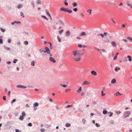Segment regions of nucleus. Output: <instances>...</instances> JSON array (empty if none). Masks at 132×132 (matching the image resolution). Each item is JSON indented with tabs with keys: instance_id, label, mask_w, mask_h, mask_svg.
Returning a JSON list of instances; mask_svg holds the SVG:
<instances>
[{
	"instance_id": "obj_1",
	"label": "nucleus",
	"mask_w": 132,
	"mask_h": 132,
	"mask_svg": "<svg viewBox=\"0 0 132 132\" xmlns=\"http://www.w3.org/2000/svg\"><path fill=\"white\" fill-rule=\"evenodd\" d=\"M74 59L76 61H79L81 59V56L84 53L81 52V50H76L73 51Z\"/></svg>"
},
{
	"instance_id": "obj_2",
	"label": "nucleus",
	"mask_w": 132,
	"mask_h": 132,
	"mask_svg": "<svg viewBox=\"0 0 132 132\" xmlns=\"http://www.w3.org/2000/svg\"><path fill=\"white\" fill-rule=\"evenodd\" d=\"M60 10L62 11H64L68 12L69 13H71L72 12V11L71 9H68L64 7L60 8Z\"/></svg>"
},
{
	"instance_id": "obj_3",
	"label": "nucleus",
	"mask_w": 132,
	"mask_h": 132,
	"mask_svg": "<svg viewBox=\"0 0 132 132\" xmlns=\"http://www.w3.org/2000/svg\"><path fill=\"white\" fill-rule=\"evenodd\" d=\"M131 112L129 111L125 112L123 114V116L125 118L128 117L130 114Z\"/></svg>"
},
{
	"instance_id": "obj_4",
	"label": "nucleus",
	"mask_w": 132,
	"mask_h": 132,
	"mask_svg": "<svg viewBox=\"0 0 132 132\" xmlns=\"http://www.w3.org/2000/svg\"><path fill=\"white\" fill-rule=\"evenodd\" d=\"M45 51L48 54H49L50 56H52V54L51 53L49 49L47 47H45Z\"/></svg>"
},
{
	"instance_id": "obj_5",
	"label": "nucleus",
	"mask_w": 132,
	"mask_h": 132,
	"mask_svg": "<svg viewBox=\"0 0 132 132\" xmlns=\"http://www.w3.org/2000/svg\"><path fill=\"white\" fill-rule=\"evenodd\" d=\"M50 61L52 62L53 63H55L56 62V61L55 59L53 57H50L49 58Z\"/></svg>"
},
{
	"instance_id": "obj_6",
	"label": "nucleus",
	"mask_w": 132,
	"mask_h": 132,
	"mask_svg": "<svg viewBox=\"0 0 132 132\" xmlns=\"http://www.w3.org/2000/svg\"><path fill=\"white\" fill-rule=\"evenodd\" d=\"M79 35L80 36H86L87 34L86 32H82Z\"/></svg>"
},
{
	"instance_id": "obj_7",
	"label": "nucleus",
	"mask_w": 132,
	"mask_h": 132,
	"mask_svg": "<svg viewBox=\"0 0 132 132\" xmlns=\"http://www.w3.org/2000/svg\"><path fill=\"white\" fill-rule=\"evenodd\" d=\"M127 5L129 6L130 7V8L132 9V3L130 2H128L127 3Z\"/></svg>"
},
{
	"instance_id": "obj_8",
	"label": "nucleus",
	"mask_w": 132,
	"mask_h": 132,
	"mask_svg": "<svg viewBox=\"0 0 132 132\" xmlns=\"http://www.w3.org/2000/svg\"><path fill=\"white\" fill-rule=\"evenodd\" d=\"M90 84V82H88V81H85L83 83L82 85H89Z\"/></svg>"
},
{
	"instance_id": "obj_9",
	"label": "nucleus",
	"mask_w": 132,
	"mask_h": 132,
	"mask_svg": "<svg viewBox=\"0 0 132 132\" xmlns=\"http://www.w3.org/2000/svg\"><path fill=\"white\" fill-rule=\"evenodd\" d=\"M107 34V33L106 32H104L103 34H99L98 35V36H101L102 38H103L104 37V36L106 35Z\"/></svg>"
},
{
	"instance_id": "obj_10",
	"label": "nucleus",
	"mask_w": 132,
	"mask_h": 132,
	"mask_svg": "<svg viewBox=\"0 0 132 132\" xmlns=\"http://www.w3.org/2000/svg\"><path fill=\"white\" fill-rule=\"evenodd\" d=\"M91 73L93 75L96 76L97 75V73L94 71H92L91 72Z\"/></svg>"
},
{
	"instance_id": "obj_11",
	"label": "nucleus",
	"mask_w": 132,
	"mask_h": 132,
	"mask_svg": "<svg viewBox=\"0 0 132 132\" xmlns=\"http://www.w3.org/2000/svg\"><path fill=\"white\" fill-rule=\"evenodd\" d=\"M127 58L128 59V61L131 62L132 61V57L130 55H128L127 56Z\"/></svg>"
},
{
	"instance_id": "obj_12",
	"label": "nucleus",
	"mask_w": 132,
	"mask_h": 132,
	"mask_svg": "<svg viewBox=\"0 0 132 132\" xmlns=\"http://www.w3.org/2000/svg\"><path fill=\"white\" fill-rule=\"evenodd\" d=\"M111 44L114 47L116 46V44L114 42L112 41L111 43Z\"/></svg>"
},
{
	"instance_id": "obj_13",
	"label": "nucleus",
	"mask_w": 132,
	"mask_h": 132,
	"mask_svg": "<svg viewBox=\"0 0 132 132\" xmlns=\"http://www.w3.org/2000/svg\"><path fill=\"white\" fill-rule=\"evenodd\" d=\"M17 87L19 88H26L27 87L26 86H22L21 85H19L17 86Z\"/></svg>"
},
{
	"instance_id": "obj_14",
	"label": "nucleus",
	"mask_w": 132,
	"mask_h": 132,
	"mask_svg": "<svg viewBox=\"0 0 132 132\" xmlns=\"http://www.w3.org/2000/svg\"><path fill=\"white\" fill-rule=\"evenodd\" d=\"M119 54V53H117L116 54V55L113 58V60H116L117 59V56Z\"/></svg>"
},
{
	"instance_id": "obj_15",
	"label": "nucleus",
	"mask_w": 132,
	"mask_h": 132,
	"mask_svg": "<svg viewBox=\"0 0 132 132\" xmlns=\"http://www.w3.org/2000/svg\"><path fill=\"white\" fill-rule=\"evenodd\" d=\"M82 90V88L81 87H80L79 89L77 90V92L79 93H80Z\"/></svg>"
},
{
	"instance_id": "obj_16",
	"label": "nucleus",
	"mask_w": 132,
	"mask_h": 132,
	"mask_svg": "<svg viewBox=\"0 0 132 132\" xmlns=\"http://www.w3.org/2000/svg\"><path fill=\"white\" fill-rule=\"evenodd\" d=\"M116 79H113L111 81V83L112 84H114V83H115L116 82Z\"/></svg>"
},
{
	"instance_id": "obj_17",
	"label": "nucleus",
	"mask_w": 132,
	"mask_h": 132,
	"mask_svg": "<svg viewBox=\"0 0 132 132\" xmlns=\"http://www.w3.org/2000/svg\"><path fill=\"white\" fill-rule=\"evenodd\" d=\"M92 10L91 9H89L87 10V12L89 13L90 15H91L92 14Z\"/></svg>"
},
{
	"instance_id": "obj_18",
	"label": "nucleus",
	"mask_w": 132,
	"mask_h": 132,
	"mask_svg": "<svg viewBox=\"0 0 132 132\" xmlns=\"http://www.w3.org/2000/svg\"><path fill=\"white\" fill-rule=\"evenodd\" d=\"M119 95H120V96L121 95V94H120L119 92H117L114 94V95L116 96H118Z\"/></svg>"
},
{
	"instance_id": "obj_19",
	"label": "nucleus",
	"mask_w": 132,
	"mask_h": 132,
	"mask_svg": "<svg viewBox=\"0 0 132 132\" xmlns=\"http://www.w3.org/2000/svg\"><path fill=\"white\" fill-rule=\"evenodd\" d=\"M70 31H68L66 32V36H69V35H70Z\"/></svg>"
},
{
	"instance_id": "obj_20",
	"label": "nucleus",
	"mask_w": 132,
	"mask_h": 132,
	"mask_svg": "<svg viewBox=\"0 0 132 132\" xmlns=\"http://www.w3.org/2000/svg\"><path fill=\"white\" fill-rule=\"evenodd\" d=\"M120 70V68L118 67H116L115 69V70L116 72H117L118 70Z\"/></svg>"
},
{
	"instance_id": "obj_21",
	"label": "nucleus",
	"mask_w": 132,
	"mask_h": 132,
	"mask_svg": "<svg viewBox=\"0 0 132 132\" xmlns=\"http://www.w3.org/2000/svg\"><path fill=\"white\" fill-rule=\"evenodd\" d=\"M38 104L37 103H35V104H34L33 105V106L34 107H36V106H38Z\"/></svg>"
},
{
	"instance_id": "obj_22",
	"label": "nucleus",
	"mask_w": 132,
	"mask_h": 132,
	"mask_svg": "<svg viewBox=\"0 0 132 132\" xmlns=\"http://www.w3.org/2000/svg\"><path fill=\"white\" fill-rule=\"evenodd\" d=\"M127 38L129 40L131 41H132V38H131V37H127Z\"/></svg>"
},
{
	"instance_id": "obj_23",
	"label": "nucleus",
	"mask_w": 132,
	"mask_h": 132,
	"mask_svg": "<svg viewBox=\"0 0 132 132\" xmlns=\"http://www.w3.org/2000/svg\"><path fill=\"white\" fill-rule=\"evenodd\" d=\"M72 5L74 7H76L77 6V4L75 2L73 3H72Z\"/></svg>"
},
{
	"instance_id": "obj_24",
	"label": "nucleus",
	"mask_w": 132,
	"mask_h": 132,
	"mask_svg": "<svg viewBox=\"0 0 132 132\" xmlns=\"http://www.w3.org/2000/svg\"><path fill=\"white\" fill-rule=\"evenodd\" d=\"M22 4H19L17 6V7L19 9L20 8H21L22 7Z\"/></svg>"
},
{
	"instance_id": "obj_25",
	"label": "nucleus",
	"mask_w": 132,
	"mask_h": 132,
	"mask_svg": "<svg viewBox=\"0 0 132 132\" xmlns=\"http://www.w3.org/2000/svg\"><path fill=\"white\" fill-rule=\"evenodd\" d=\"M115 112L117 114H119L121 113V112L120 111H115Z\"/></svg>"
},
{
	"instance_id": "obj_26",
	"label": "nucleus",
	"mask_w": 132,
	"mask_h": 132,
	"mask_svg": "<svg viewBox=\"0 0 132 132\" xmlns=\"http://www.w3.org/2000/svg\"><path fill=\"white\" fill-rule=\"evenodd\" d=\"M66 126L67 127H69L71 126V125L69 123H67L66 124Z\"/></svg>"
},
{
	"instance_id": "obj_27",
	"label": "nucleus",
	"mask_w": 132,
	"mask_h": 132,
	"mask_svg": "<svg viewBox=\"0 0 132 132\" xmlns=\"http://www.w3.org/2000/svg\"><path fill=\"white\" fill-rule=\"evenodd\" d=\"M31 66H34L35 65V62L34 61H32L31 63Z\"/></svg>"
},
{
	"instance_id": "obj_28",
	"label": "nucleus",
	"mask_w": 132,
	"mask_h": 132,
	"mask_svg": "<svg viewBox=\"0 0 132 132\" xmlns=\"http://www.w3.org/2000/svg\"><path fill=\"white\" fill-rule=\"evenodd\" d=\"M37 2L38 4H41V2L40 0H37Z\"/></svg>"
},
{
	"instance_id": "obj_29",
	"label": "nucleus",
	"mask_w": 132,
	"mask_h": 132,
	"mask_svg": "<svg viewBox=\"0 0 132 132\" xmlns=\"http://www.w3.org/2000/svg\"><path fill=\"white\" fill-rule=\"evenodd\" d=\"M57 38L58 41L59 42H60L61 41V39L60 38L59 36H57Z\"/></svg>"
},
{
	"instance_id": "obj_30",
	"label": "nucleus",
	"mask_w": 132,
	"mask_h": 132,
	"mask_svg": "<svg viewBox=\"0 0 132 132\" xmlns=\"http://www.w3.org/2000/svg\"><path fill=\"white\" fill-rule=\"evenodd\" d=\"M73 10L74 11H75V12H76L78 11V9L77 8H73Z\"/></svg>"
},
{
	"instance_id": "obj_31",
	"label": "nucleus",
	"mask_w": 132,
	"mask_h": 132,
	"mask_svg": "<svg viewBox=\"0 0 132 132\" xmlns=\"http://www.w3.org/2000/svg\"><path fill=\"white\" fill-rule=\"evenodd\" d=\"M4 48L7 51H9L10 50V48L6 47H5Z\"/></svg>"
},
{
	"instance_id": "obj_32",
	"label": "nucleus",
	"mask_w": 132,
	"mask_h": 132,
	"mask_svg": "<svg viewBox=\"0 0 132 132\" xmlns=\"http://www.w3.org/2000/svg\"><path fill=\"white\" fill-rule=\"evenodd\" d=\"M24 118L22 116H21L20 117V118H19V119L21 120H23Z\"/></svg>"
},
{
	"instance_id": "obj_33",
	"label": "nucleus",
	"mask_w": 132,
	"mask_h": 132,
	"mask_svg": "<svg viewBox=\"0 0 132 132\" xmlns=\"http://www.w3.org/2000/svg\"><path fill=\"white\" fill-rule=\"evenodd\" d=\"M16 101V99H14L13 100H12L11 102V104H13L14 102H15Z\"/></svg>"
},
{
	"instance_id": "obj_34",
	"label": "nucleus",
	"mask_w": 132,
	"mask_h": 132,
	"mask_svg": "<svg viewBox=\"0 0 132 132\" xmlns=\"http://www.w3.org/2000/svg\"><path fill=\"white\" fill-rule=\"evenodd\" d=\"M42 17L43 18H44V19H46L47 20H48V19L45 16L43 15L42 16Z\"/></svg>"
},
{
	"instance_id": "obj_35",
	"label": "nucleus",
	"mask_w": 132,
	"mask_h": 132,
	"mask_svg": "<svg viewBox=\"0 0 132 132\" xmlns=\"http://www.w3.org/2000/svg\"><path fill=\"white\" fill-rule=\"evenodd\" d=\"M107 113V111L105 110H104L103 111V113L104 114H106Z\"/></svg>"
},
{
	"instance_id": "obj_36",
	"label": "nucleus",
	"mask_w": 132,
	"mask_h": 132,
	"mask_svg": "<svg viewBox=\"0 0 132 132\" xmlns=\"http://www.w3.org/2000/svg\"><path fill=\"white\" fill-rule=\"evenodd\" d=\"M63 31V29H62L61 30H60L59 32V34H61V33Z\"/></svg>"
},
{
	"instance_id": "obj_37",
	"label": "nucleus",
	"mask_w": 132,
	"mask_h": 132,
	"mask_svg": "<svg viewBox=\"0 0 132 132\" xmlns=\"http://www.w3.org/2000/svg\"><path fill=\"white\" fill-rule=\"evenodd\" d=\"M21 15L22 16L23 18H24V14L22 12H20Z\"/></svg>"
},
{
	"instance_id": "obj_38",
	"label": "nucleus",
	"mask_w": 132,
	"mask_h": 132,
	"mask_svg": "<svg viewBox=\"0 0 132 132\" xmlns=\"http://www.w3.org/2000/svg\"><path fill=\"white\" fill-rule=\"evenodd\" d=\"M71 90V89H67L65 90V92H67L68 91H70Z\"/></svg>"
},
{
	"instance_id": "obj_39",
	"label": "nucleus",
	"mask_w": 132,
	"mask_h": 132,
	"mask_svg": "<svg viewBox=\"0 0 132 132\" xmlns=\"http://www.w3.org/2000/svg\"><path fill=\"white\" fill-rule=\"evenodd\" d=\"M25 115H26V114H25V113L24 112H22V116L24 117L25 116Z\"/></svg>"
},
{
	"instance_id": "obj_40",
	"label": "nucleus",
	"mask_w": 132,
	"mask_h": 132,
	"mask_svg": "<svg viewBox=\"0 0 132 132\" xmlns=\"http://www.w3.org/2000/svg\"><path fill=\"white\" fill-rule=\"evenodd\" d=\"M45 130L44 129H40V131L41 132H44Z\"/></svg>"
},
{
	"instance_id": "obj_41",
	"label": "nucleus",
	"mask_w": 132,
	"mask_h": 132,
	"mask_svg": "<svg viewBox=\"0 0 132 132\" xmlns=\"http://www.w3.org/2000/svg\"><path fill=\"white\" fill-rule=\"evenodd\" d=\"M1 31L2 32H5V30L4 29H2V28H1Z\"/></svg>"
},
{
	"instance_id": "obj_42",
	"label": "nucleus",
	"mask_w": 132,
	"mask_h": 132,
	"mask_svg": "<svg viewBox=\"0 0 132 132\" xmlns=\"http://www.w3.org/2000/svg\"><path fill=\"white\" fill-rule=\"evenodd\" d=\"M122 40L124 42H127L128 41L125 38L123 39Z\"/></svg>"
},
{
	"instance_id": "obj_43",
	"label": "nucleus",
	"mask_w": 132,
	"mask_h": 132,
	"mask_svg": "<svg viewBox=\"0 0 132 132\" xmlns=\"http://www.w3.org/2000/svg\"><path fill=\"white\" fill-rule=\"evenodd\" d=\"M101 95L102 96H104L105 95V94L103 93L102 91H101Z\"/></svg>"
},
{
	"instance_id": "obj_44",
	"label": "nucleus",
	"mask_w": 132,
	"mask_h": 132,
	"mask_svg": "<svg viewBox=\"0 0 132 132\" xmlns=\"http://www.w3.org/2000/svg\"><path fill=\"white\" fill-rule=\"evenodd\" d=\"M61 86H62L63 87H66L67 86V85H62V84H61Z\"/></svg>"
},
{
	"instance_id": "obj_45",
	"label": "nucleus",
	"mask_w": 132,
	"mask_h": 132,
	"mask_svg": "<svg viewBox=\"0 0 132 132\" xmlns=\"http://www.w3.org/2000/svg\"><path fill=\"white\" fill-rule=\"evenodd\" d=\"M111 20L112 21L114 24H116V22L115 21L113 20V19H111Z\"/></svg>"
},
{
	"instance_id": "obj_46",
	"label": "nucleus",
	"mask_w": 132,
	"mask_h": 132,
	"mask_svg": "<svg viewBox=\"0 0 132 132\" xmlns=\"http://www.w3.org/2000/svg\"><path fill=\"white\" fill-rule=\"evenodd\" d=\"M85 119H82V122L84 124L85 123Z\"/></svg>"
},
{
	"instance_id": "obj_47",
	"label": "nucleus",
	"mask_w": 132,
	"mask_h": 132,
	"mask_svg": "<svg viewBox=\"0 0 132 132\" xmlns=\"http://www.w3.org/2000/svg\"><path fill=\"white\" fill-rule=\"evenodd\" d=\"M24 43L25 44L27 45L28 44V43L27 41H25L24 42Z\"/></svg>"
},
{
	"instance_id": "obj_48",
	"label": "nucleus",
	"mask_w": 132,
	"mask_h": 132,
	"mask_svg": "<svg viewBox=\"0 0 132 132\" xmlns=\"http://www.w3.org/2000/svg\"><path fill=\"white\" fill-rule=\"evenodd\" d=\"M3 39L0 38V44H2L3 43Z\"/></svg>"
},
{
	"instance_id": "obj_49",
	"label": "nucleus",
	"mask_w": 132,
	"mask_h": 132,
	"mask_svg": "<svg viewBox=\"0 0 132 132\" xmlns=\"http://www.w3.org/2000/svg\"><path fill=\"white\" fill-rule=\"evenodd\" d=\"M101 50L103 52H106V51L104 49H102Z\"/></svg>"
},
{
	"instance_id": "obj_50",
	"label": "nucleus",
	"mask_w": 132,
	"mask_h": 132,
	"mask_svg": "<svg viewBox=\"0 0 132 132\" xmlns=\"http://www.w3.org/2000/svg\"><path fill=\"white\" fill-rule=\"evenodd\" d=\"M64 4L66 6L68 5V3L66 1H64Z\"/></svg>"
},
{
	"instance_id": "obj_51",
	"label": "nucleus",
	"mask_w": 132,
	"mask_h": 132,
	"mask_svg": "<svg viewBox=\"0 0 132 132\" xmlns=\"http://www.w3.org/2000/svg\"><path fill=\"white\" fill-rule=\"evenodd\" d=\"M95 125L97 127H98L100 126V125L98 123H96Z\"/></svg>"
},
{
	"instance_id": "obj_52",
	"label": "nucleus",
	"mask_w": 132,
	"mask_h": 132,
	"mask_svg": "<svg viewBox=\"0 0 132 132\" xmlns=\"http://www.w3.org/2000/svg\"><path fill=\"white\" fill-rule=\"evenodd\" d=\"M109 42V41L107 39L106 40H104V43H107Z\"/></svg>"
},
{
	"instance_id": "obj_53",
	"label": "nucleus",
	"mask_w": 132,
	"mask_h": 132,
	"mask_svg": "<svg viewBox=\"0 0 132 132\" xmlns=\"http://www.w3.org/2000/svg\"><path fill=\"white\" fill-rule=\"evenodd\" d=\"M28 126H32V124L31 123H29L28 124Z\"/></svg>"
},
{
	"instance_id": "obj_54",
	"label": "nucleus",
	"mask_w": 132,
	"mask_h": 132,
	"mask_svg": "<svg viewBox=\"0 0 132 132\" xmlns=\"http://www.w3.org/2000/svg\"><path fill=\"white\" fill-rule=\"evenodd\" d=\"M122 26L123 28H125L126 27V25L123 24L122 25Z\"/></svg>"
},
{
	"instance_id": "obj_55",
	"label": "nucleus",
	"mask_w": 132,
	"mask_h": 132,
	"mask_svg": "<svg viewBox=\"0 0 132 132\" xmlns=\"http://www.w3.org/2000/svg\"><path fill=\"white\" fill-rule=\"evenodd\" d=\"M6 97L5 96H4L3 97V99L5 101L6 100Z\"/></svg>"
},
{
	"instance_id": "obj_56",
	"label": "nucleus",
	"mask_w": 132,
	"mask_h": 132,
	"mask_svg": "<svg viewBox=\"0 0 132 132\" xmlns=\"http://www.w3.org/2000/svg\"><path fill=\"white\" fill-rule=\"evenodd\" d=\"M17 61V59H15L13 61V63H15Z\"/></svg>"
},
{
	"instance_id": "obj_57",
	"label": "nucleus",
	"mask_w": 132,
	"mask_h": 132,
	"mask_svg": "<svg viewBox=\"0 0 132 132\" xmlns=\"http://www.w3.org/2000/svg\"><path fill=\"white\" fill-rule=\"evenodd\" d=\"M46 13L48 15L49 14H50L48 12V11L47 10H46Z\"/></svg>"
},
{
	"instance_id": "obj_58",
	"label": "nucleus",
	"mask_w": 132,
	"mask_h": 132,
	"mask_svg": "<svg viewBox=\"0 0 132 132\" xmlns=\"http://www.w3.org/2000/svg\"><path fill=\"white\" fill-rule=\"evenodd\" d=\"M71 106H72V105H68L67 106H66V108H69L71 107Z\"/></svg>"
},
{
	"instance_id": "obj_59",
	"label": "nucleus",
	"mask_w": 132,
	"mask_h": 132,
	"mask_svg": "<svg viewBox=\"0 0 132 132\" xmlns=\"http://www.w3.org/2000/svg\"><path fill=\"white\" fill-rule=\"evenodd\" d=\"M81 16L82 17H84V15L83 13H81Z\"/></svg>"
},
{
	"instance_id": "obj_60",
	"label": "nucleus",
	"mask_w": 132,
	"mask_h": 132,
	"mask_svg": "<svg viewBox=\"0 0 132 132\" xmlns=\"http://www.w3.org/2000/svg\"><path fill=\"white\" fill-rule=\"evenodd\" d=\"M84 92H81V95L82 96L83 95H84Z\"/></svg>"
},
{
	"instance_id": "obj_61",
	"label": "nucleus",
	"mask_w": 132,
	"mask_h": 132,
	"mask_svg": "<svg viewBox=\"0 0 132 132\" xmlns=\"http://www.w3.org/2000/svg\"><path fill=\"white\" fill-rule=\"evenodd\" d=\"M92 103L94 104H96V102L95 101H93L92 102Z\"/></svg>"
},
{
	"instance_id": "obj_62",
	"label": "nucleus",
	"mask_w": 132,
	"mask_h": 132,
	"mask_svg": "<svg viewBox=\"0 0 132 132\" xmlns=\"http://www.w3.org/2000/svg\"><path fill=\"white\" fill-rule=\"evenodd\" d=\"M82 45L81 44H79L78 45V47H82Z\"/></svg>"
},
{
	"instance_id": "obj_63",
	"label": "nucleus",
	"mask_w": 132,
	"mask_h": 132,
	"mask_svg": "<svg viewBox=\"0 0 132 132\" xmlns=\"http://www.w3.org/2000/svg\"><path fill=\"white\" fill-rule=\"evenodd\" d=\"M50 43V48L52 49V44L51 43Z\"/></svg>"
},
{
	"instance_id": "obj_64",
	"label": "nucleus",
	"mask_w": 132,
	"mask_h": 132,
	"mask_svg": "<svg viewBox=\"0 0 132 132\" xmlns=\"http://www.w3.org/2000/svg\"><path fill=\"white\" fill-rule=\"evenodd\" d=\"M15 131L16 132H19V130L18 129H16L15 130Z\"/></svg>"
}]
</instances>
